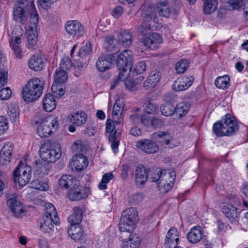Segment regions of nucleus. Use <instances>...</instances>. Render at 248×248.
<instances>
[{"label":"nucleus","instance_id":"obj_1","mask_svg":"<svg viewBox=\"0 0 248 248\" xmlns=\"http://www.w3.org/2000/svg\"><path fill=\"white\" fill-rule=\"evenodd\" d=\"M175 178L176 173L174 170L161 169H156L151 177L152 181L156 183L158 188L162 193H166L172 188Z\"/></svg>","mask_w":248,"mask_h":248},{"label":"nucleus","instance_id":"obj_2","mask_svg":"<svg viewBox=\"0 0 248 248\" xmlns=\"http://www.w3.org/2000/svg\"><path fill=\"white\" fill-rule=\"evenodd\" d=\"M44 82L38 78H32L23 88L22 97L26 102H31L38 99L43 93Z\"/></svg>","mask_w":248,"mask_h":248},{"label":"nucleus","instance_id":"obj_3","mask_svg":"<svg viewBox=\"0 0 248 248\" xmlns=\"http://www.w3.org/2000/svg\"><path fill=\"white\" fill-rule=\"evenodd\" d=\"M45 211L42 221L40 222V230L45 233H51L54 229V224L57 225L60 222L56 210L51 203L45 204Z\"/></svg>","mask_w":248,"mask_h":248},{"label":"nucleus","instance_id":"obj_4","mask_svg":"<svg viewBox=\"0 0 248 248\" xmlns=\"http://www.w3.org/2000/svg\"><path fill=\"white\" fill-rule=\"evenodd\" d=\"M61 145L56 142L47 141L39 148L40 157L47 163L55 162L61 157Z\"/></svg>","mask_w":248,"mask_h":248},{"label":"nucleus","instance_id":"obj_5","mask_svg":"<svg viewBox=\"0 0 248 248\" xmlns=\"http://www.w3.org/2000/svg\"><path fill=\"white\" fill-rule=\"evenodd\" d=\"M36 123L39 124L37 133L41 138L47 137L56 132L59 124L58 117L53 115L44 117L40 119V122L36 121Z\"/></svg>","mask_w":248,"mask_h":248},{"label":"nucleus","instance_id":"obj_6","mask_svg":"<svg viewBox=\"0 0 248 248\" xmlns=\"http://www.w3.org/2000/svg\"><path fill=\"white\" fill-rule=\"evenodd\" d=\"M139 220L138 213L134 208H129L123 212L119 223L121 232H131Z\"/></svg>","mask_w":248,"mask_h":248},{"label":"nucleus","instance_id":"obj_7","mask_svg":"<svg viewBox=\"0 0 248 248\" xmlns=\"http://www.w3.org/2000/svg\"><path fill=\"white\" fill-rule=\"evenodd\" d=\"M31 168L28 165H24L19 162L17 167L13 172L15 181L17 180L20 186H26L31 178Z\"/></svg>","mask_w":248,"mask_h":248},{"label":"nucleus","instance_id":"obj_8","mask_svg":"<svg viewBox=\"0 0 248 248\" xmlns=\"http://www.w3.org/2000/svg\"><path fill=\"white\" fill-rule=\"evenodd\" d=\"M7 206L10 209L13 216L16 217H22L25 212V209L22 203L19 200L16 193L6 194Z\"/></svg>","mask_w":248,"mask_h":248},{"label":"nucleus","instance_id":"obj_9","mask_svg":"<svg viewBox=\"0 0 248 248\" xmlns=\"http://www.w3.org/2000/svg\"><path fill=\"white\" fill-rule=\"evenodd\" d=\"M117 66L119 70L131 71L133 64L132 52L129 50H124L119 55H118Z\"/></svg>","mask_w":248,"mask_h":248},{"label":"nucleus","instance_id":"obj_10","mask_svg":"<svg viewBox=\"0 0 248 248\" xmlns=\"http://www.w3.org/2000/svg\"><path fill=\"white\" fill-rule=\"evenodd\" d=\"M117 56V53L101 55L96 62L97 69L101 72L108 70L111 68L112 63L115 61Z\"/></svg>","mask_w":248,"mask_h":248},{"label":"nucleus","instance_id":"obj_11","mask_svg":"<svg viewBox=\"0 0 248 248\" xmlns=\"http://www.w3.org/2000/svg\"><path fill=\"white\" fill-rule=\"evenodd\" d=\"M66 32L73 37H79L84 33V28L78 20H73L68 21L65 25Z\"/></svg>","mask_w":248,"mask_h":248},{"label":"nucleus","instance_id":"obj_12","mask_svg":"<svg viewBox=\"0 0 248 248\" xmlns=\"http://www.w3.org/2000/svg\"><path fill=\"white\" fill-rule=\"evenodd\" d=\"M141 42L146 47L154 50L158 48L159 45L162 43V39L158 33L154 32L143 37Z\"/></svg>","mask_w":248,"mask_h":248},{"label":"nucleus","instance_id":"obj_13","mask_svg":"<svg viewBox=\"0 0 248 248\" xmlns=\"http://www.w3.org/2000/svg\"><path fill=\"white\" fill-rule=\"evenodd\" d=\"M136 147L149 154L155 153L159 150L158 145L153 141L148 139H143L137 141Z\"/></svg>","mask_w":248,"mask_h":248},{"label":"nucleus","instance_id":"obj_14","mask_svg":"<svg viewBox=\"0 0 248 248\" xmlns=\"http://www.w3.org/2000/svg\"><path fill=\"white\" fill-rule=\"evenodd\" d=\"M194 80V78L193 76L178 78L173 82L172 86V89L176 92H180L187 90L191 86Z\"/></svg>","mask_w":248,"mask_h":248},{"label":"nucleus","instance_id":"obj_15","mask_svg":"<svg viewBox=\"0 0 248 248\" xmlns=\"http://www.w3.org/2000/svg\"><path fill=\"white\" fill-rule=\"evenodd\" d=\"M14 150V145L12 143L8 142L2 147L0 151V163L5 165L9 163L12 157Z\"/></svg>","mask_w":248,"mask_h":248},{"label":"nucleus","instance_id":"obj_16","mask_svg":"<svg viewBox=\"0 0 248 248\" xmlns=\"http://www.w3.org/2000/svg\"><path fill=\"white\" fill-rule=\"evenodd\" d=\"M223 213L232 223H236L238 222L239 212L237 207L232 204H226L222 208Z\"/></svg>","mask_w":248,"mask_h":248},{"label":"nucleus","instance_id":"obj_17","mask_svg":"<svg viewBox=\"0 0 248 248\" xmlns=\"http://www.w3.org/2000/svg\"><path fill=\"white\" fill-rule=\"evenodd\" d=\"M179 241V232L175 227H171L168 232L165 240L166 248H175Z\"/></svg>","mask_w":248,"mask_h":248},{"label":"nucleus","instance_id":"obj_18","mask_svg":"<svg viewBox=\"0 0 248 248\" xmlns=\"http://www.w3.org/2000/svg\"><path fill=\"white\" fill-rule=\"evenodd\" d=\"M223 125L225 128L226 136H230L238 129V125L236 120L231 114L228 113L222 120Z\"/></svg>","mask_w":248,"mask_h":248},{"label":"nucleus","instance_id":"obj_19","mask_svg":"<svg viewBox=\"0 0 248 248\" xmlns=\"http://www.w3.org/2000/svg\"><path fill=\"white\" fill-rule=\"evenodd\" d=\"M88 160L84 155L76 154L72 158L70 166L72 170L74 168L75 170L80 171L88 166Z\"/></svg>","mask_w":248,"mask_h":248},{"label":"nucleus","instance_id":"obj_20","mask_svg":"<svg viewBox=\"0 0 248 248\" xmlns=\"http://www.w3.org/2000/svg\"><path fill=\"white\" fill-rule=\"evenodd\" d=\"M67 120L77 126H81L86 123L87 115L85 112L79 110L70 114Z\"/></svg>","mask_w":248,"mask_h":248},{"label":"nucleus","instance_id":"obj_21","mask_svg":"<svg viewBox=\"0 0 248 248\" xmlns=\"http://www.w3.org/2000/svg\"><path fill=\"white\" fill-rule=\"evenodd\" d=\"M135 183L136 185L140 186H143L147 182L148 174L145 167L141 165H138L135 170Z\"/></svg>","mask_w":248,"mask_h":248},{"label":"nucleus","instance_id":"obj_22","mask_svg":"<svg viewBox=\"0 0 248 248\" xmlns=\"http://www.w3.org/2000/svg\"><path fill=\"white\" fill-rule=\"evenodd\" d=\"M161 75L157 70L152 71L143 83V87L146 89L154 88L160 80Z\"/></svg>","mask_w":248,"mask_h":248},{"label":"nucleus","instance_id":"obj_23","mask_svg":"<svg viewBox=\"0 0 248 248\" xmlns=\"http://www.w3.org/2000/svg\"><path fill=\"white\" fill-rule=\"evenodd\" d=\"M203 232L200 226H197L191 229L187 234L188 240L192 244L199 242L202 238Z\"/></svg>","mask_w":248,"mask_h":248},{"label":"nucleus","instance_id":"obj_24","mask_svg":"<svg viewBox=\"0 0 248 248\" xmlns=\"http://www.w3.org/2000/svg\"><path fill=\"white\" fill-rule=\"evenodd\" d=\"M156 12L155 6L145 5L142 8L141 16L144 20L155 23L156 18Z\"/></svg>","mask_w":248,"mask_h":248},{"label":"nucleus","instance_id":"obj_25","mask_svg":"<svg viewBox=\"0 0 248 248\" xmlns=\"http://www.w3.org/2000/svg\"><path fill=\"white\" fill-rule=\"evenodd\" d=\"M124 106L120 103L119 100H117L113 106L112 112V118L115 121L116 124L118 125L121 124V115L123 112Z\"/></svg>","mask_w":248,"mask_h":248},{"label":"nucleus","instance_id":"obj_26","mask_svg":"<svg viewBox=\"0 0 248 248\" xmlns=\"http://www.w3.org/2000/svg\"><path fill=\"white\" fill-rule=\"evenodd\" d=\"M13 15L14 20L21 24H24L27 20L28 14L23 7L16 5L14 8Z\"/></svg>","mask_w":248,"mask_h":248},{"label":"nucleus","instance_id":"obj_27","mask_svg":"<svg viewBox=\"0 0 248 248\" xmlns=\"http://www.w3.org/2000/svg\"><path fill=\"white\" fill-rule=\"evenodd\" d=\"M140 239L136 234L131 233L128 239L124 240L122 248H138Z\"/></svg>","mask_w":248,"mask_h":248},{"label":"nucleus","instance_id":"obj_28","mask_svg":"<svg viewBox=\"0 0 248 248\" xmlns=\"http://www.w3.org/2000/svg\"><path fill=\"white\" fill-rule=\"evenodd\" d=\"M155 9L156 12L161 16L169 17L170 14V11L167 0L157 1L155 4Z\"/></svg>","mask_w":248,"mask_h":248},{"label":"nucleus","instance_id":"obj_29","mask_svg":"<svg viewBox=\"0 0 248 248\" xmlns=\"http://www.w3.org/2000/svg\"><path fill=\"white\" fill-rule=\"evenodd\" d=\"M56 107V103L54 97L51 94H46L43 98V108L44 110L51 112Z\"/></svg>","mask_w":248,"mask_h":248},{"label":"nucleus","instance_id":"obj_30","mask_svg":"<svg viewBox=\"0 0 248 248\" xmlns=\"http://www.w3.org/2000/svg\"><path fill=\"white\" fill-rule=\"evenodd\" d=\"M82 217L81 209L78 207H75L73 208V213L68 218L70 226L78 225L82 220Z\"/></svg>","mask_w":248,"mask_h":248},{"label":"nucleus","instance_id":"obj_31","mask_svg":"<svg viewBox=\"0 0 248 248\" xmlns=\"http://www.w3.org/2000/svg\"><path fill=\"white\" fill-rule=\"evenodd\" d=\"M74 183H78V182L70 175H62L59 180L60 186L65 189L71 188L74 185Z\"/></svg>","mask_w":248,"mask_h":248},{"label":"nucleus","instance_id":"obj_32","mask_svg":"<svg viewBox=\"0 0 248 248\" xmlns=\"http://www.w3.org/2000/svg\"><path fill=\"white\" fill-rule=\"evenodd\" d=\"M21 42L20 36H14L11 38L10 42V46L14 50L15 55L18 58H21L22 57V50L20 49L19 44Z\"/></svg>","mask_w":248,"mask_h":248},{"label":"nucleus","instance_id":"obj_33","mask_svg":"<svg viewBox=\"0 0 248 248\" xmlns=\"http://www.w3.org/2000/svg\"><path fill=\"white\" fill-rule=\"evenodd\" d=\"M29 67L34 71H39L41 70L44 66V62L43 60L38 56H32L28 62Z\"/></svg>","mask_w":248,"mask_h":248},{"label":"nucleus","instance_id":"obj_34","mask_svg":"<svg viewBox=\"0 0 248 248\" xmlns=\"http://www.w3.org/2000/svg\"><path fill=\"white\" fill-rule=\"evenodd\" d=\"M68 197L71 201H78L82 199V195L79 188L78 183H74L68 193Z\"/></svg>","mask_w":248,"mask_h":248},{"label":"nucleus","instance_id":"obj_35","mask_svg":"<svg viewBox=\"0 0 248 248\" xmlns=\"http://www.w3.org/2000/svg\"><path fill=\"white\" fill-rule=\"evenodd\" d=\"M133 39L132 35L125 30L121 31L118 36L120 42L125 47L128 46L132 44Z\"/></svg>","mask_w":248,"mask_h":248},{"label":"nucleus","instance_id":"obj_36","mask_svg":"<svg viewBox=\"0 0 248 248\" xmlns=\"http://www.w3.org/2000/svg\"><path fill=\"white\" fill-rule=\"evenodd\" d=\"M67 231L69 236L75 241L80 240L83 235L82 230L78 225L69 226Z\"/></svg>","mask_w":248,"mask_h":248},{"label":"nucleus","instance_id":"obj_37","mask_svg":"<svg viewBox=\"0 0 248 248\" xmlns=\"http://www.w3.org/2000/svg\"><path fill=\"white\" fill-rule=\"evenodd\" d=\"M190 104L188 102L183 101L178 103L175 107V112L181 117L185 115L189 111Z\"/></svg>","mask_w":248,"mask_h":248},{"label":"nucleus","instance_id":"obj_38","mask_svg":"<svg viewBox=\"0 0 248 248\" xmlns=\"http://www.w3.org/2000/svg\"><path fill=\"white\" fill-rule=\"evenodd\" d=\"M118 42L112 36L108 35L105 38L103 47L108 51H113L117 47Z\"/></svg>","mask_w":248,"mask_h":248},{"label":"nucleus","instance_id":"obj_39","mask_svg":"<svg viewBox=\"0 0 248 248\" xmlns=\"http://www.w3.org/2000/svg\"><path fill=\"white\" fill-rule=\"evenodd\" d=\"M72 150L76 154L84 155L87 150V146L81 140H77L72 144Z\"/></svg>","mask_w":248,"mask_h":248},{"label":"nucleus","instance_id":"obj_40","mask_svg":"<svg viewBox=\"0 0 248 248\" xmlns=\"http://www.w3.org/2000/svg\"><path fill=\"white\" fill-rule=\"evenodd\" d=\"M230 77L228 75L217 77L215 82L216 87L219 89H226L229 86Z\"/></svg>","mask_w":248,"mask_h":248},{"label":"nucleus","instance_id":"obj_41","mask_svg":"<svg viewBox=\"0 0 248 248\" xmlns=\"http://www.w3.org/2000/svg\"><path fill=\"white\" fill-rule=\"evenodd\" d=\"M204 1L203 11L205 14H210L217 9L218 4L217 0H205Z\"/></svg>","mask_w":248,"mask_h":248},{"label":"nucleus","instance_id":"obj_42","mask_svg":"<svg viewBox=\"0 0 248 248\" xmlns=\"http://www.w3.org/2000/svg\"><path fill=\"white\" fill-rule=\"evenodd\" d=\"M153 22H148L143 20V22L138 27V32L143 35V37L149 35V34L153 33L151 31V26Z\"/></svg>","mask_w":248,"mask_h":248},{"label":"nucleus","instance_id":"obj_43","mask_svg":"<svg viewBox=\"0 0 248 248\" xmlns=\"http://www.w3.org/2000/svg\"><path fill=\"white\" fill-rule=\"evenodd\" d=\"M30 6L31 10V11L30 13V28L31 29L33 30L34 28H36V26L38 23L39 17L37 11L35 9V6L32 1L31 2Z\"/></svg>","mask_w":248,"mask_h":248},{"label":"nucleus","instance_id":"obj_44","mask_svg":"<svg viewBox=\"0 0 248 248\" xmlns=\"http://www.w3.org/2000/svg\"><path fill=\"white\" fill-rule=\"evenodd\" d=\"M68 78V75L65 70L60 69L57 70L55 73L54 77L55 82L56 83H63Z\"/></svg>","mask_w":248,"mask_h":248},{"label":"nucleus","instance_id":"obj_45","mask_svg":"<svg viewBox=\"0 0 248 248\" xmlns=\"http://www.w3.org/2000/svg\"><path fill=\"white\" fill-rule=\"evenodd\" d=\"M225 129L222 121L214 124L213 126L214 133L217 137L226 136V132L224 131Z\"/></svg>","mask_w":248,"mask_h":248},{"label":"nucleus","instance_id":"obj_46","mask_svg":"<svg viewBox=\"0 0 248 248\" xmlns=\"http://www.w3.org/2000/svg\"><path fill=\"white\" fill-rule=\"evenodd\" d=\"M162 115L165 116L172 115L175 112V107L170 103H166L161 108Z\"/></svg>","mask_w":248,"mask_h":248},{"label":"nucleus","instance_id":"obj_47","mask_svg":"<svg viewBox=\"0 0 248 248\" xmlns=\"http://www.w3.org/2000/svg\"><path fill=\"white\" fill-rule=\"evenodd\" d=\"M92 50L91 44L90 42H87L85 44L81 47L79 50L78 55L81 59L85 58L89 55Z\"/></svg>","mask_w":248,"mask_h":248},{"label":"nucleus","instance_id":"obj_48","mask_svg":"<svg viewBox=\"0 0 248 248\" xmlns=\"http://www.w3.org/2000/svg\"><path fill=\"white\" fill-rule=\"evenodd\" d=\"M114 177L113 174L111 172L107 173L105 174L98 185L99 188L101 190L106 189L107 188V184H108L110 180H112Z\"/></svg>","mask_w":248,"mask_h":248},{"label":"nucleus","instance_id":"obj_49","mask_svg":"<svg viewBox=\"0 0 248 248\" xmlns=\"http://www.w3.org/2000/svg\"><path fill=\"white\" fill-rule=\"evenodd\" d=\"M31 185L32 188L40 190L46 191L48 188V185L46 183L38 180H33Z\"/></svg>","mask_w":248,"mask_h":248},{"label":"nucleus","instance_id":"obj_50","mask_svg":"<svg viewBox=\"0 0 248 248\" xmlns=\"http://www.w3.org/2000/svg\"><path fill=\"white\" fill-rule=\"evenodd\" d=\"M188 66V62L186 60H181L175 65L176 72L178 74L184 73Z\"/></svg>","mask_w":248,"mask_h":248},{"label":"nucleus","instance_id":"obj_51","mask_svg":"<svg viewBox=\"0 0 248 248\" xmlns=\"http://www.w3.org/2000/svg\"><path fill=\"white\" fill-rule=\"evenodd\" d=\"M54 83L51 87V91L53 93V96L60 97L64 93V91L60 84Z\"/></svg>","mask_w":248,"mask_h":248},{"label":"nucleus","instance_id":"obj_52","mask_svg":"<svg viewBox=\"0 0 248 248\" xmlns=\"http://www.w3.org/2000/svg\"><path fill=\"white\" fill-rule=\"evenodd\" d=\"M19 115V113L17 110L16 108L13 106H10L8 108L7 115L11 122H15Z\"/></svg>","mask_w":248,"mask_h":248},{"label":"nucleus","instance_id":"obj_53","mask_svg":"<svg viewBox=\"0 0 248 248\" xmlns=\"http://www.w3.org/2000/svg\"><path fill=\"white\" fill-rule=\"evenodd\" d=\"M37 32L33 29H30L27 31V40L28 43L31 45H34L37 41Z\"/></svg>","mask_w":248,"mask_h":248},{"label":"nucleus","instance_id":"obj_54","mask_svg":"<svg viewBox=\"0 0 248 248\" xmlns=\"http://www.w3.org/2000/svg\"><path fill=\"white\" fill-rule=\"evenodd\" d=\"M158 109V108L157 105L151 101H148L147 103L145 104L144 110L146 113L154 114Z\"/></svg>","mask_w":248,"mask_h":248},{"label":"nucleus","instance_id":"obj_55","mask_svg":"<svg viewBox=\"0 0 248 248\" xmlns=\"http://www.w3.org/2000/svg\"><path fill=\"white\" fill-rule=\"evenodd\" d=\"M72 65L71 60L68 57H65L62 60L59 68L65 71V70L70 69Z\"/></svg>","mask_w":248,"mask_h":248},{"label":"nucleus","instance_id":"obj_56","mask_svg":"<svg viewBox=\"0 0 248 248\" xmlns=\"http://www.w3.org/2000/svg\"><path fill=\"white\" fill-rule=\"evenodd\" d=\"M143 195L140 193L132 194L129 199V202L133 204L139 203L143 200Z\"/></svg>","mask_w":248,"mask_h":248},{"label":"nucleus","instance_id":"obj_57","mask_svg":"<svg viewBox=\"0 0 248 248\" xmlns=\"http://www.w3.org/2000/svg\"><path fill=\"white\" fill-rule=\"evenodd\" d=\"M12 92L8 87L2 88L0 90V99L1 100H7L11 96Z\"/></svg>","mask_w":248,"mask_h":248},{"label":"nucleus","instance_id":"obj_58","mask_svg":"<svg viewBox=\"0 0 248 248\" xmlns=\"http://www.w3.org/2000/svg\"><path fill=\"white\" fill-rule=\"evenodd\" d=\"M8 129V122L6 119L3 116L0 117V135L5 133Z\"/></svg>","mask_w":248,"mask_h":248},{"label":"nucleus","instance_id":"obj_59","mask_svg":"<svg viewBox=\"0 0 248 248\" xmlns=\"http://www.w3.org/2000/svg\"><path fill=\"white\" fill-rule=\"evenodd\" d=\"M244 0H227L226 2L233 10H238L243 5Z\"/></svg>","mask_w":248,"mask_h":248},{"label":"nucleus","instance_id":"obj_60","mask_svg":"<svg viewBox=\"0 0 248 248\" xmlns=\"http://www.w3.org/2000/svg\"><path fill=\"white\" fill-rule=\"evenodd\" d=\"M146 69V63L143 61L139 62L135 66L134 71L137 74L143 73Z\"/></svg>","mask_w":248,"mask_h":248},{"label":"nucleus","instance_id":"obj_61","mask_svg":"<svg viewBox=\"0 0 248 248\" xmlns=\"http://www.w3.org/2000/svg\"><path fill=\"white\" fill-rule=\"evenodd\" d=\"M8 71L2 69L0 71V87L5 85L7 82Z\"/></svg>","mask_w":248,"mask_h":248},{"label":"nucleus","instance_id":"obj_62","mask_svg":"<svg viewBox=\"0 0 248 248\" xmlns=\"http://www.w3.org/2000/svg\"><path fill=\"white\" fill-rule=\"evenodd\" d=\"M140 114L137 111L133 112L129 116L130 122L134 124H138L140 123Z\"/></svg>","mask_w":248,"mask_h":248},{"label":"nucleus","instance_id":"obj_63","mask_svg":"<svg viewBox=\"0 0 248 248\" xmlns=\"http://www.w3.org/2000/svg\"><path fill=\"white\" fill-rule=\"evenodd\" d=\"M126 88L129 91H133L137 89V84L131 79H127L124 82Z\"/></svg>","mask_w":248,"mask_h":248},{"label":"nucleus","instance_id":"obj_64","mask_svg":"<svg viewBox=\"0 0 248 248\" xmlns=\"http://www.w3.org/2000/svg\"><path fill=\"white\" fill-rule=\"evenodd\" d=\"M130 170V167L127 165H123L122 166V172L121 177L123 180H125L128 176V172Z\"/></svg>","mask_w":248,"mask_h":248}]
</instances>
